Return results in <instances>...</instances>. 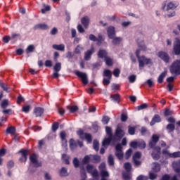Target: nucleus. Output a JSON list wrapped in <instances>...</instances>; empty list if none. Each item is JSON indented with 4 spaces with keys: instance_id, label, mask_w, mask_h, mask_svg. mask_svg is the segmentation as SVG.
<instances>
[{
    "instance_id": "f257e3e1",
    "label": "nucleus",
    "mask_w": 180,
    "mask_h": 180,
    "mask_svg": "<svg viewBox=\"0 0 180 180\" xmlns=\"http://www.w3.org/2000/svg\"><path fill=\"white\" fill-rule=\"evenodd\" d=\"M137 43H138L139 49L136 50V56L139 63V67H144L145 64H146V65L152 64L153 62L151 61L150 58H147L144 56L140 57V51L146 50V45L144 44V41L138 39Z\"/></svg>"
},
{
    "instance_id": "f03ea898",
    "label": "nucleus",
    "mask_w": 180,
    "mask_h": 180,
    "mask_svg": "<svg viewBox=\"0 0 180 180\" xmlns=\"http://www.w3.org/2000/svg\"><path fill=\"white\" fill-rule=\"evenodd\" d=\"M105 131L107 133V135L108 136V138H105L103 141V147H106V146H109L110 144V141L113 140V134H112V128L110 127H105Z\"/></svg>"
},
{
    "instance_id": "7ed1b4c3",
    "label": "nucleus",
    "mask_w": 180,
    "mask_h": 180,
    "mask_svg": "<svg viewBox=\"0 0 180 180\" xmlns=\"http://www.w3.org/2000/svg\"><path fill=\"white\" fill-rule=\"evenodd\" d=\"M169 71L171 74H174L175 75H180V60H176L169 68Z\"/></svg>"
},
{
    "instance_id": "20e7f679",
    "label": "nucleus",
    "mask_w": 180,
    "mask_h": 180,
    "mask_svg": "<svg viewBox=\"0 0 180 180\" xmlns=\"http://www.w3.org/2000/svg\"><path fill=\"white\" fill-rule=\"evenodd\" d=\"M77 134L82 140H86L89 143H92V135L91 134L84 133V130L79 129L77 131Z\"/></svg>"
},
{
    "instance_id": "39448f33",
    "label": "nucleus",
    "mask_w": 180,
    "mask_h": 180,
    "mask_svg": "<svg viewBox=\"0 0 180 180\" xmlns=\"http://www.w3.org/2000/svg\"><path fill=\"white\" fill-rule=\"evenodd\" d=\"M103 77H107L108 78H103V85L108 86L110 84V79H112V72L109 70H105L103 74Z\"/></svg>"
},
{
    "instance_id": "423d86ee",
    "label": "nucleus",
    "mask_w": 180,
    "mask_h": 180,
    "mask_svg": "<svg viewBox=\"0 0 180 180\" xmlns=\"http://www.w3.org/2000/svg\"><path fill=\"white\" fill-rule=\"evenodd\" d=\"M75 75H77V77L81 78L82 82H83L84 85L88 84V75H86V73L76 70L75 71Z\"/></svg>"
},
{
    "instance_id": "0eeeda50",
    "label": "nucleus",
    "mask_w": 180,
    "mask_h": 180,
    "mask_svg": "<svg viewBox=\"0 0 180 180\" xmlns=\"http://www.w3.org/2000/svg\"><path fill=\"white\" fill-rule=\"evenodd\" d=\"M178 2L176 1H170L167 3L166 6H163V9H165V11L167 12L169 11H174V9L178 8Z\"/></svg>"
},
{
    "instance_id": "6e6552de",
    "label": "nucleus",
    "mask_w": 180,
    "mask_h": 180,
    "mask_svg": "<svg viewBox=\"0 0 180 180\" xmlns=\"http://www.w3.org/2000/svg\"><path fill=\"white\" fill-rule=\"evenodd\" d=\"M158 56L159 58H161V60H162V61H164L165 63H169L171 58L169 57V55L165 52V51H160L158 53Z\"/></svg>"
},
{
    "instance_id": "1a4fd4ad",
    "label": "nucleus",
    "mask_w": 180,
    "mask_h": 180,
    "mask_svg": "<svg viewBox=\"0 0 180 180\" xmlns=\"http://www.w3.org/2000/svg\"><path fill=\"white\" fill-rule=\"evenodd\" d=\"M86 171L87 172L91 174L92 176H94V178H98V170L96 169V168H95V167H94V165H87Z\"/></svg>"
},
{
    "instance_id": "9d476101",
    "label": "nucleus",
    "mask_w": 180,
    "mask_h": 180,
    "mask_svg": "<svg viewBox=\"0 0 180 180\" xmlns=\"http://www.w3.org/2000/svg\"><path fill=\"white\" fill-rule=\"evenodd\" d=\"M173 51L176 56L180 55V39L179 38L175 39Z\"/></svg>"
},
{
    "instance_id": "9b49d317",
    "label": "nucleus",
    "mask_w": 180,
    "mask_h": 180,
    "mask_svg": "<svg viewBox=\"0 0 180 180\" xmlns=\"http://www.w3.org/2000/svg\"><path fill=\"white\" fill-rule=\"evenodd\" d=\"M123 147H122L121 144H117L115 147V155L117 157L119 160L123 159V150H122Z\"/></svg>"
},
{
    "instance_id": "f8f14e48",
    "label": "nucleus",
    "mask_w": 180,
    "mask_h": 180,
    "mask_svg": "<svg viewBox=\"0 0 180 180\" xmlns=\"http://www.w3.org/2000/svg\"><path fill=\"white\" fill-rule=\"evenodd\" d=\"M30 160L32 164H33L36 168L41 167V163L39 162V161L37 160V155L36 154L31 155L30 157Z\"/></svg>"
},
{
    "instance_id": "ddd939ff",
    "label": "nucleus",
    "mask_w": 180,
    "mask_h": 180,
    "mask_svg": "<svg viewBox=\"0 0 180 180\" xmlns=\"http://www.w3.org/2000/svg\"><path fill=\"white\" fill-rule=\"evenodd\" d=\"M139 158H141V153H135V154L133 155V161L136 167H139V165H141V162L139 160Z\"/></svg>"
},
{
    "instance_id": "4468645a",
    "label": "nucleus",
    "mask_w": 180,
    "mask_h": 180,
    "mask_svg": "<svg viewBox=\"0 0 180 180\" xmlns=\"http://www.w3.org/2000/svg\"><path fill=\"white\" fill-rule=\"evenodd\" d=\"M160 155H161V148L158 146L154 149V151L152 153V157L153 160H160Z\"/></svg>"
},
{
    "instance_id": "2eb2a0df",
    "label": "nucleus",
    "mask_w": 180,
    "mask_h": 180,
    "mask_svg": "<svg viewBox=\"0 0 180 180\" xmlns=\"http://www.w3.org/2000/svg\"><path fill=\"white\" fill-rule=\"evenodd\" d=\"M94 53H95V49H94V47H91V49L87 50L84 53V60L86 61H89V60L91 59V57H92V55L94 54Z\"/></svg>"
},
{
    "instance_id": "dca6fc26",
    "label": "nucleus",
    "mask_w": 180,
    "mask_h": 180,
    "mask_svg": "<svg viewBox=\"0 0 180 180\" xmlns=\"http://www.w3.org/2000/svg\"><path fill=\"white\" fill-rule=\"evenodd\" d=\"M107 34L108 38L113 39L115 36H116V30H115V27L110 26L107 30Z\"/></svg>"
},
{
    "instance_id": "f3484780",
    "label": "nucleus",
    "mask_w": 180,
    "mask_h": 180,
    "mask_svg": "<svg viewBox=\"0 0 180 180\" xmlns=\"http://www.w3.org/2000/svg\"><path fill=\"white\" fill-rule=\"evenodd\" d=\"M158 140H160V136L157 134L153 135L152 140L149 142V147H150V148L155 147V144H157Z\"/></svg>"
},
{
    "instance_id": "a211bd4d",
    "label": "nucleus",
    "mask_w": 180,
    "mask_h": 180,
    "mask_svg": "<svg viewBox=\"0 0 180 180\" xmlns=\"http://www.w3.org/2000/svg\"><path fill=\"white\" fill-rule=\"evenodd\" d=\"M115 137H117V139H122L124 136V131L120 127H117L115 131Z\"/></svg>"
},
{
    "instance_id": "6ab92c4d",
    "label": "nucleus",
    "mask_w": 180,
    "mask_h": 180,
    "mask_svg": "<svg viewBox=\"0 0 180 180\" xmlns=\"http://www.w3.org/2000/svg\"><path fill=\"white\" fill-rule=\"evenodd\" d=\"M44 113V109L40 108V107H37L34 109V115H35L36 117H40L41 115Z\"/></svg>"
},
{
    "instance_id": "aec40b11",
    "label": "nucleus",
    "mask_w": 180,
    "mask_h": 180,
    "mask_svg": "<svg viewBox=\"0 0 180 180\" xmlns=\"http://www.w3.org/2000/svg\"><path fill=\"white\" fill-rule=\"evenodd\" d=\"M19 153H21V158H20V161L22 162H26L27 161V150H20Z\"/></svg>"
},
{
    "instance_id": "412c9836",
    "label": "nucleus",
    "mask_w": 180,
    "mask_h": 180,
    "mask_svg": "<svg viewBox=\"0 0 180 180\" xmlns=\"http://www.w3.org/2000/svg\"><path fill=\"white\" fill-rule=\"evenodd\" d=\"M112 43V44H114V46H117L119 44H120V43H122V41H123V38L120 37H116V35L113 37L111 38Z\"/></svg>"
},
{
    "instance_id": "4be33fe9",
    "label": "nucleus",
    "mask_w": 180,
    "mask_h": 180,
    "mask_svg": "<svg viewBox=\"0 0 180 180\" xmlns=\"http://www.w3.org/2000/svg\"><path fill=\"white\" fill-rule=\"evenodd\" d=\"M82 24L85 27V29H88V26H89V17L85 16L81 19Z\"/></svg>"
},
{
    "instance_id": "5701e85b",
    "label": "nucleus",
    "mask_w": 180,
    "mask_h": 180,
    "mask_svg": "<svg viewBox=\"0 0 180 180\" xmlns=\"http://www.w3.org/2000/svg\"><path fill=\"white\" fill-rule=\"evenodd\" d=\"M160 122H161V117L158 115H155L150 122V126H154L155 123H160Z\"/></svg>"
},
{
    "instance_id": "b1692460",
    "label": "nucleus",
    "mask_w": 180,
    "mask_h": 180,
    "mask_svg": "<svg viewBox=\"0 0 180 180\" xmlns=\"http://www.w3.org/2000/svg\"><path fill=\"white\" fill-rule=\"evenodd\" d=\"M35 30L41 29V30H47L49 29V25L47 24H38L34 27Z\"/></svg>"
},
{
    "instance_id": "393cba45",
    "label": "nucleus",
    "mask_w": 180,
    "mask_h": 180,
    "mask_svg": "<svg viewBox=\"0 0 180 180\" xmlns=\"http://www.w3.org/2000/svg\"><path fill=\"white\" fill-rule=\"evenodd\" d=\"M52 47L54 50H58L59 51H64L65 50V46L63 44L59 45L53 44Z\"/></svg>"
},
{
    "instance_id": "a878e982",
    "label": "nucleus",
    "mask_w": 180,
    "mask_h": 180,
    "mask_svg": "<svg viewBox=\"0 0 180 180\" xmlns=\"http://www.w3.org/2000/svg\"><path fill=\"white\" fill-rule=\"evenodd\" d=\"M98 56L99 58H104V60L108 57V52L105 50H100L98 53Z\"/></svg>"
},
{
    "instance_id": "bb28decb",
    "label": "nucleus",
    "mask_w": 180,
    "mask_h": 180,
    "mask_svg": "<svg viewBox=\"0 0 180 180\" xmlns=\"http://www.w3.org/2000/svg\"><path fill=\"white\" fill-rule=\"evenodd\" d=\"M60 139H62L63 144L62 146H64L65 147H67V140L65 139L66 134L65 131L60 132Z\"/></svg>"
},
{
    "instance_id": "cd10ccee",
    "label": "nucleus",
    "mask_w": 180,
    "mask_h": 180,
    "mask_svg": "<svg viewBox=\"0 0 180 180\" xmlns=\"http://www.w3.org/2000/svg\"><path fill=\"white\" fill-rule=\"evenodd\" d=\"M165 77H167V71L162 72L158 77V82H159V84H162L164 78H165Z\"/></svg>"
},
{
    "instance_id": "c85d7f7f",
    "label": "nucleus",
    "mask_w": 180,
    "mask_h": 180,
    "mask_svg": "<svg viewBox=\"0 0 180 180\" xmlns=\"http://www.w3.org/2000/svg\"><path fill=\"white\" fill-rule=\"evenodd\" d=\"M153 168L152 169L155 172H160V171H161V166L160 165V164H158V162H155L153 164Z\"/></svg>"
},
{
    "instance_id": "c756f323",
    "label": "nucleus",
    "mask_w": 180,
    "mask_h": 180,
    "mask_svg": "<svg viewBox=\"0 0 180 180\" xmlns=\"http://www.w3.org/2000/svg\"><path fill=\"white\" fill-rule=\"evenodd\" d=\"M90 158L91 161H94V162H101V156L97 155H90Z\"/></svg>"
},
{
    "instance_id": "7c9ffc66",
    "label": "nucleus",
    "mask_w": 180,
    "mask_h": 180,
    "mask_svg": "<svg viewBox=\"0 0 180 180\" xmlns=\"http://www.w3.org/2000/svg\"><path fill=\"white\" fill-rule=\"evenodd\" d=\"M104 61L105 62L106 65L108 67H112L113 65V59L110 57H107L105 59H104Z\"/></svg>"
},
{
    "instance_id": "2f4dec72",
    "label": "nucleus",
    "mask_w": 180,
    "mask_h": 180,
    "mask_svg": "<svg viewBox=\"0 0 180 180\" xmlns=\"http://www.w3.org/2000/svg\"><path fill=\"white\" fill-rule=\"evenodd\" d=\"M1 106L2 108V109H6V108H8V106H9V100L8 99H4L2 101Z\"/></svg>"
},
{
    "instance_id": "473e14b6",
    "label": "nucleus",
    "mask_w": 180,
    "mask_h": 180,
    "mask_svg": "<svg viewBox=\"0 0 180 180\" xmlns=\"http://www.w3.org/2000/svg\"><path fill=\"white\" fill-rule=\"evenodd\" d=\"M70 148L72 150L77 148V143H75V141H74L72 139L70 140Z\"/></svg>"
},
{
    "instance_id": "72a5a7b5",
    "label": "nucleus",
    "mask_w": 180,
    "mask_h": 180,
    "mask_svg": "<svg viewBox=\"0 0 180 180\" xmlns=\"http://www.w3.org/2000/svg\"><path fill=\"white\" fill-rule=\"evenodd\" d=\"M93 148L95 150V151H99V141L98 140L94 141Z\"/></svg>"
},
{
    "instance_id": "f704fd0d",
    "label": "nucleus",
    "mask_w": 180,
    "mask_h": 180,
    "mask_svg": "<svg viewBox=\"0 0 180 180\" xmlns=\"http://www.w3.org/2000/svg\"><path fill=\"white\" fill-rule=\"evenodd\" d=\"M30 109H32V107L29 105H23L22 108V110L24 113H29V112H30Z\"/></svg>"
},
{
    "instance_id": "c9c22d12",
    "label": "nucleus",
    "mask_w": 180,
    "mask_h": 180,
    "mask_svg": "<svg viewBox=\"0 0 180 180\" xmlns=\"http://www.w3.org/2000/svg\"><path fill=\"white\" fill-rule=\"evenodd\" d=\"M35 49L36 48L34 47V45H33V44L28 46L26 49L27 54H29V53H33V51H34Z\"/></svg>"
},
{
    "instance_id": "e433bc0d",
    "label": "nucleus",
    "mask_w": 180,
    "mask_h": 180,
    "mask_svg": "<svg viewBox=\"0 0 180 180\" xmlns=\"http://www.w3.org/2000/svg\"><path fill=\"white\" fill-rule=\"evenodd\" d=\"M53 70L56 72H60L61 71V63H57L53 67Z\"/></svg>"
},
{
    "instance_id": "4c0bfd02",
    "label": "nucleus",
    "mask_w": 180,
    "mask_h": 180,
    "mask_svg": "<svg viewBox=\"0 0 180 180\" xmlns=\"http://www.w3.org/2000/svg\"><path fill=\"white\" fill-rule=\"evenodd\" d=\"M6 131L8 134H15L16 129L13 127H10L7 128Z\"/></svg>"
},
{
    "instance_id": "58836bf2",
    "label": "nucleus",
    "mask_w": 180,
    "mask_h": 180,
    "mask_svg": "<svg viewBox=\"0 0 180 180\" xmlns=\"http://www.w3.org/2000/svg\"><path fill=\"white\" fill-rule=\"evenodd\" d=\"M81 51H84V47L81 45H78L75 49V54H79Z\"/></svg>"
},
{
    "instance_id": "ea45409f",
    "label": "nucleus",
    "mask_w": 180,
    "mask_h": 180,
    "mask_svg": "<svg viewBox=\"0 0 180 180\" xmlns=\"http://www.w3.org/2000/svg\"><path fill=\"white\" fill-rule=\"evenodd\" d=\"M60 176H68V172H67V169L65 167H63L60 169Z\"/></svg>"
},
{
    "instance_id": "a19ab883",
    "label": "nucleus",
    "mask_w": 180,
    "mask_h": 180,
    "mask_svg": "<svg viewBox=\"0 0 180 180\" xmlns=\"http://www.w3.org/2000/svg\"><path fill=\"white\" fill-rule=\"evenodd\" d=\"M68 109H69L70 113H75V112L78 110V106L77 105H72L71 107L68 106Z\"/></svg>"
},
{
    "instance_id": "79ce46f5",
    "label": "nucleus",
    "mask_w": 180,
    "mask_h": 180,
    "mask_svg": "<svg viewBox=\"0 0 180 180\" xmlns=\"http://www.w3.org/2000/svg\"><path fill=\"white\" fill-rule=\"evenodd\" d=\"M138 147L141 150L143 148H146V142H144V141H143V140L139 141H138Z\"/></svg>"
},
{
    "instance_id": "37998d69",
    "label": "nucleus",
    "mask_w": 180,
    "mask_h": 180,
    "mask_svg": "<svg viewBox=\"0 0 180 180\" xmlns=\"http://www.w3.org/2000/svg\"><path fill=\"white\" fill-rule=\"evenodd\" d=\"M108 164L109 165H115V159L113 158V156L112 155H110L108 156Z\"/></svg>"
},
{
    "instance_id": "c03bdc74",
    "label": "nucleus",
    "mask_w": 180,
    "mask_h": 180,
    "mask_svg": "<svg viewBox=\"0 0 180 180\" xmlns=\"http://www.w3.org/2000/svg\"><path fill=\"white\" fill-rule=\"evenodd\" d=\"M110 98L112 99L114 102H117V103H119V98H120L119 94L111 95Z\"/></svg>"
},
{
    "instance_id": "a18cd8bd",
    "label": "nucleus",
    "mask_w": 180,
    "mask_h": 180,
    "mask_svg": "<svg viewBox=\"0 0 180 180\" xmlns=\"http://www.w3.org/2000/svg\"><path fill=\"white\" fill-rule=\"evenodd\" d=\"M89 161H91V155L85 156L84 158V159L82 160V163L83 164H88V162H89Z\"/></svg>"
},
{
    "instance_id": "49530a36",
    "label": "nucleus",
    "mask_w": 180,
    "mask_h": 180,
    "mask_svg": "<svg viewBox=\"0 0 180 180\" xmlns=\"http://www.w3.org/2000/svg\"><path fill=\"white\" fill-rule=\"evenodd\" d=\"M124 167L127 172H130V171H131V165L129 162H126L124 165Z\"/></svg>"
},
{
    "instance_id": "de8ad7c7",
    "label": "nucleus",
    "mask_w": 180,
    "mask_h": 180,
    "mask_svg": "<svg viewBox=\"0 0 180 180\" xmlns=\"http://www.w3.org/2000/svg\"><path fill=\"white\" fill-rule=\"evenodd\" d=\"M180 157V151L174 152L171 153L170 158H179Z\"/></svg>"
},
{
    "instance_id": "09e8293b",
    "label": "nucleus",
    "mask_w": 180,
    "mask_h": 180,
    "mask_svg": "<svg viewBox=\"0 0 180 180\" xmlns=\"http://www.w3.org/2000/svg\"><path fill=\"white\" fill-rule=\"evenodd\" d=\"M148 105L147 103H143L137 107V110H143V109H147Z\"/></svg>"
},
{
    "instance_id": "8fccbe9b",
    "label": "nucleus",
    "mask_w": 180,
    "mask_h": 180,
    "mask_svg": "<svg viewBox=\"0 0 180 180\" xmlns=\"http://www.w3.org/2000/svg\"><path fill=\"white\" fill-rule=\"evenodd\" d=\"M62 158H63V160H64L65 164H67L68 165V164H70V160H69L70 156H68V155H67L65 154H63L62 155Z\"/></svg>"
},
{
    "instance_id": "3c124183",
    "label": "nucleus",
    "mask_w": 180,
    "mask_h": 180,
    "mask_svg": "<svg viewBox=\"0 0 180 180\" xmlns=\"http://www.w3.org/2000/svg\"><path fill=\"white\" fill-rule=\"evenodd\" d=\"M128 132L129 134H131V136L134 135V134L136 133V128L133 127H129Z\"/></svg>"
},
{
    "instance_id": "603ef678",
    "label": "nucleus",
    "mask_w": 180,
    "mask_h": 180,
    "mask_svg": "<svg viewBox=\"0 0 180 180\" xmlns=\"http://www.w3.org/2000/svg\"><path fill=\"white\" fill-rule=\"evenodd\" d=\"M133 153V150H131V148H129L125 153V158L127 160H129V158H130V157L131 156V153Z\"/></svg>"
},
{
    "instance_id": "864d4df0",
    "label": "nucleus",
    "mask_w": 180,
    "mask_h": 180,
    "mask_svg": "<svg viewBox=\"0 0 180 180\" xmlns=\"http://www.w3.org/2000/svg\"><path fill=\"white\" fill-rule=\"evenodd\" d=\"M80 169L82 176H83V178H86V173L85 172V168L84 166H80Z\"/></svg>"
},
{
    "instance_id": "5fc2aeb1",
    "label": "nucleus",
    "mask_w": 180,
    "mask_h": 180,
    "mask_svg": "<svg viewBox=\"0 0 180 180\" xmlns=\"http://www.w3.org/2000/svg\"><path fill=\"white\" fill-rule=\"evenodd\" d=\"M73 165L75 168H78V167H79V160H78V158H75L73 160Z\"/></svg>"
},
{
    "instance_id": "6e6d98bb",
    "label": "nucleus",
    "mask_w": 180,
    "mask_h": 180,
    "mask_svg": "<svg viewBox=\"0 0 180 180\" xmlns=\"http://www.w3.org/2000/svg\"><path fill=\"white\" fill-rule=\"evenodd\" d=\"M109 120H110V118L108 116H105L103 117L102 122L103 124H108V123H109Z\"/></svg>"
},
{
    "instance_id": "4d7b16f0",
    "label": "nucleus",
    "mask_w": 180,
    "mask_h": 180,
    "mask_svg": "<svg viewBox=\"0 0 180 180\" xmlns=\"http://www.w3.org/2000/svg\"><path fill=\"white\" fill-rule=\"evenodd\" d=\"M128 119L127 114V113H122L121 115V120L122 122H126Z\"/></svg>"
},
{
    "instance_id": "13d9d810",
    "label": "nucleus",
    "mask_w": 180,
    "mask_h": 180,
    "mask_svg": "<svg viewBox=\"0 0 180 180\" xmlns=\"http://www.w3.org/2000/svg\"><path fill=\"white\" fill-rule=\"evenodd\" d=\"M136 75H132L131 76L129 77V82H131V84H133V82H136Z\"/></svg>"
},
{
    "instance_id": "bf43d9fd",
    "label": "nucleus",
    "mask_w": 180,
    "mask_h": 180,
    "mask_svg": "<svg viewBox=\"0 0 180 180\" xmlns=\"http://www.w3.org/2000/svg\"><path fill=\"white\" fill-rule=\"evenodd\" d=\"M51 34L52 36H56V34H57V33H58V30L56 27H53L51 30Z\"/></svg>"
},
{
    "instance_id": "052dcab7",
    "label": "nucleus",
    "mask_w": 180,
    "mask_h": 180,
    "mask_svg": "<svg viewBox=\"0 0 180 180\" xmlns=\"http://www.w3.org/2000/svg\"><path fill=\"white\" fill-rule=\"evenodd\" d=\"M130 147H131V148H137V147H139L138 145V141H132L130 143Z\"/></svg>"
},
{
    "instance_id": "680f3d73",
    "label": "nucleus",
    "mask_w": 180,
    "mask_h": 180,
    "mask_svg": "<svg viewBox=\"0 0 180 180\" xmlns=\"http://www.w3.org/2000/svg\"><path fill=\"white\" fill-rule=\"evenodd\" d=\"M122 176L124 180H129L131 178V176L127 173H124Z\"/></svg>"
},
{
    "instance_id": "e2e57ef3",
    "label": "nucleus",
    "mask_w": 180,
    "mask_h": 180,
    "mask_svg": "<svg viewBox=\"0 0 180 180\" xmlns=\"http://www.w3.org/2000/svg\"><path fill=\"white\" fill-rule=\"evenodd\" d=\"M120 75V70L115 69L113 71V75H115L117 78Z\"/></svg>"
},
{
    "instance_id": "0e129e2a",
    "label": "nucleus",
    "mask_w": 180,
    "mask_h": 180,
    "mask_svg": "<svg viewBox=\"0 0 180 180\" xmlns=\"http://www.w3.org/2000/svg\"><path fill=\"white\" fill-rule=\"evenodd\" d=\"M149 178L151 180H154V179H155V178H157V174H155V173H153V172H150Z\"/></svg>"
},
{
    "instance_id": "69168bd1",
    "label": "nucleus",
    "mask_w": 180,
    "mask_h": 180,
    "mask_svg": "<svg viewBox=\"0 0 180 180\" xmlns=\"http://www.w3.org/2000/svg\"><path fill=\"white\" fill-rule=\"evenodd\" d=\"M58 129V123L54 122L52 125V130L53 131H56Z\"/></svg>"
},
{
    "instance_id": "338daca9",
    "label": "nucleus",
    "mask_w": 180,
    "mask_h": 180,
    "mask_svg": "<svg viewBox=\"0 0 180 180\" xmlns=\"http://www.w3.org/2000/svg\"><path fill=\"white\" fill-rule=\"evenodd\" d=\"M1 88H2L4 89V91H5L6 92H9V90L8 89V86H6V85L4 83H1L0 84Z\"/></svg>"
},
{
    "instance_id": "774afa93",
    "label": "nucleus",
    "mask_w": 180,
    "mask_h": 180,
    "mask_svg": "<svg viewBox=\"0 0 180 180\" xmlns=\"http://www.w3.org/2000/svg\"><path fill=\"white\" fill-rule=\"evenodd\" d=\"M136 180H148V177L143 175H140L136 178Z\"/></svg>"
}]
</instances>
